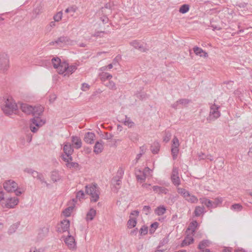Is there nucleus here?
<instances>
[{
    "label": "nucleus",
    "mask_w": 252,
    "mask_h": 252,
    "mask_svg": "<svg viewBox=\"0 0 252 252\" xmlns=\"http://www.w3.org/2000/svg\"><path fill=\"white\" fill-rule=\"evenodd\" d=\"M9 67V60L7 55L5 54H0V70L4 71L6 70Z\"/></svg>",
    "instance_id": "6"
},
{
    "label": "nucleus",
    "mask_w": 252,
    "mask_h": 252,
    "mask_svg": "<svg viewBox=\"0 0 252 252\" xmlns=\"http://www.w3.org/2000/svg\"><path fill=\"white\" fill-rule=\"evenodd\" d=\"M76 66L74 65H71L69 66V64H68L67 70L66 71V73L64 74V76H66L67 74L72 73L76 70Z\"/></svg>",
    "instance_id": "36"
},
{
    "label": "nucleus",
    "mask_w": 252,
    "mask_h": 252,
    "mask_svg": "<svg viewBox=\"0 0 252 252\" xmlns=\"http://www.w3.org/2000/svg\"><path fill=\"white\" fill-rule=\"evenodd\" d=\"M231 209L235 211H240L243 208V206L239 203L234 204L231 206Z\"/></svg>",
    "instance_id": "40"
},
{
    "label": "nucleus",
    "mask_w": 252,
    "mask_h": 252,
    "mask_svg": "<svg viewBox=\"0 0 252 252\" xmlns=\"http://www.w3.org/2000/svg\"><path fill=\"white\" fill-rule=\"evenodd\" d=\"M204 210L205 208L204 206H196L194 211V216L196 217H199L201 215L204 213Z\"/></svg>",
    "instance_id": "23"
},
{
    "label": "nucleus",
    "mask_w": 252,
    "mask_h": 252,
    "mask_svg": "<svg viewBox=\"0 0 252 252\" xmlns=\"http://www.w3.org/2000/svg\"><path fill=\"white\" fill-rule=\"evenodd\" d=\"M137 49L142 52H146L148 50V48L144 47L142 43H141L140 45L138 46Z\"/></svg>",
    "instance_id": "56"
},
{
    "label": "nucleus",
    "mask_w": 252,
    "mask_h": 252,
    "mask_svg": "<svg viewBox=\"0 0 252 252\" xmlns=\"http://www.w3.org/2000/svg\"><path fill=\"white\" fill-rule=\"evenodd\" d=\"M50 178L54 183L59 182L62 180V176L57 170H54L51 172Z\"/></svg>",
    "instance_id": "13"
},
{
    "label": "nucleus",
    "mask_w": 252,
    "mask_h": 252,
    "mask_svg": "<svg viewBox=\"0 0 252 252\" xmlns=\"http://www.w3.org/2000/svg\"><path fill=\"white\" fill-rule=\"evenodd\" d=\"M95 214L96 211L94 209H91L87 214L86 220L87 221L93 220L95 217Z\"/></svg>",
    "instance_id": "24"
},
{
    "label": "nucleus",
    "mask_w": 252,
    "mask_h": 252,
    "mask_svg": "<svg viewBox=\"0 0 252 252\" xmlns=\"http://www.w3.org/2000/svg\"><path fill=\"white\" fill-rule=\"evenodd\" d=\"M19 199L16 197H8L6 199L5 206L8 208H14L18 204Z\"/></svg>",
    "instance_id": "9"
},
{
    "label": "nucleus",
    "mask_w": 252,
    "mask_h": 252,
    "mask_svg": "<svg viewBox=\"0 0 252 252\" xmlns=\"http://www.w3.org/2000/svg\"><path fill=\"white\" fill-rule=\"evenodd\" d=\"M124 174V171L122 168H119L116 175L114 177L121 180Z\"/></svg>",
    "instance_id": "42"
},
{
    "label": "nucleus",
    "mask_w": 252,
    "mask_h": 252,
    "mask_svg": "<svg viewBox=\"0 0 252 252\" xmlns=\"http://www.w3.org/2000/svg\"><path fill=\"white\" fill-rule=\"evenodd\" d=\"M171 134L169 132H165V135L164 136L163 138V140L164 142H168L171 138Z\"/></svg>",
    "instance_id": "53"
},
{
    "label": "nucleus",
    "mask_w": 252,
    "mask_h": 252,
    "mask_svg": "<svg viewBox=\"0 0 252 252\" xmlns=\"http://www.w3.org/2000/svg\"><path fill=\"white\" fill-rule=\"evenodd\" d=\"M61 62V60L59 58H54L52 59V63L55 68H58Z\"/></svg>",
    "instance_id": "38"
},
{
    "label": "nucleus",
    "mask_w": 252,
    "mask_h": 252,
    "mask_svg": "<svg viewBox=\"0 0 252 252\" xmlns=\"http://www.w3.org/2000/svg\"><path fill=\"white\" fill-rule=\"evenodd\" d=\"M141 235H145L148 233V227L145 225L142 226L139 230Z\"/></svg>",
    "instance_id": "51"
},
{
    "label": "nucleus",
    "mask_w": 252,
    "mask_h": 252,
    "mask_svg": "<svg viewBox=\"0 0 252 252\" xmlns=\"http://www.w3.org/2000/svg\"><path fill=\"white\" fill-rule=\"evenodd\" d=\"M95 137V135L93 132H88L85 135L84 140L88 144H92L94 143Z\"/></svg>",
    "instance_id": "14"
},
{
    "label": "nucleus",
    "mask_w": 252,
    "mask_h": 252,
    "mask_svg": "<svg viewBox=\"0 0 252 252\" xmlns=\"http://www.w3.org/2000/svg\"><path fill=\"white\" fill-rule=\"evenodd\" d=\"M89 87L90 86L88 84L84 83L82 84L81 89L83 91H86L87 89L89 88Z\"/></svg>",
    "instance_id": "60"
},
{
    "label": "nucleus",
    "mask_w": 252,
    "mask_h": 252,
    "mask_svg": "<svg viewBox=\"0 0 252 252\" xmlns=\"http://www.w3.org/2000/svg\"><path fill=\"white\" fill-rule=\"evenodd\" d=\"M198 225V222L196 220L193 221L189 224L188 230L191 231L192 233H194L196 231Z\"/></svg>",
    "instance_id": "25"
},
{
    "label": "nucleus",
    "mask_w": 252,
    "mask_h": 252,
    "mask_svg": "<svg viewBox=\"0 0 252 252\" xmlns=\"http://www.w3.org/2000/svg\"><path fill=\"white\" fill-rule=\"evenodd\" d=\"M177 191L185 199L189 196V192L185 189L179 188L177 189Z\"/></svg>",
    "instance_id": "27"
},
{
    "label": "nucleus",
    "mask_w": 252,
    "mask_h": 252,
    "mask_svg": "<svg viewBox=\"0 0 252 252\" xmlns=\"http://www.w3.org/2000/svg\"><path fill=\"white\" fill-rule=\"evenodd\" d=\"M222 199L221 198H217L215 199V201L213 202V208H215L219 204L221 203Z\"/></svg>",
    "instance_id": "52"
},
{
    "label": "nucleus",
    "mask_w": 252,
    "mask_h": 252,
    "mask_svg": "<svg viewBox=\"0 0 252 252\" xmlns=\"http://www.w3.org/2000/svg\"><path fill=\"white\" fill-rule=\"evenodd\" d=\"M171 153H172V155L173 159H175L177 158V155L179 153L178 148L172 147Z\"/></svg>",
    "instance_id": "46"
},
{
    "label": "nucleus",
    "mask_w": 252,
    "mask_h": 252,
    "mask_svg": "<svg viewBox=\"0 0 252 252\" xmlns=\"http://www.w3.org/2000/svg\"><path fill=\"white\" fill-rule=\"evenodd\" d=\"M86 193L91 196V201L95 202L99 198V188L96 184H89L85 187Z\"/></svg>",
    "instance_id": "3"
},
{
    "label": "nucleus",
    "mask_w": 252,
    "mask_h": 252,
    "mask_svg": "<svg viewBox=\"0 0 252 252\" xmlns=\"http://www.w3.org/2000/svg\"><path fill=\"white\" fill-rule=\"evenodd\" d=\"M220 106L215 104H212L210 107V111L209 116L207 118V121L209 123H211L218 118L220 115V112L219 111Z\"/></svg>",
    "instance_id": "5"
},
{
    "label": "nucleus",
    "mask_w": 252,
    "mask_h": 252,
    "mask_svg": "<svg viewBox=\"0 0 252 252\" xmlns=\"http://www.w3.org/2000/svg\"><path fill=\"white\" fill-rule=\"evenodd\" d=\"M209 241L207 240H203L200 242L198 245V248L200 250L204 249L206 247L209 246Z\"/></svg>",
    "instance_id": "34"
},
{
    "label": "nucleus",
    "mask_w": 252,
    "mask_h": 252,
    "mask_svg": "<svg viewBox=\"0 0 252 252\" xmlns=\"http://www.w3.org/2000/svg\"><path fill=\"white\" fill-rule=\"evenodd\" d=\"M70 226V221L69 220L64 219L61 222V227L59 228L58 231L60 232H63L68 231Z\"/></svg>",
    "instance_id": "12"
},
{
    "label": "nucleus",
    "mask_w": 252,
    "mask_h": 252,
    "mask_svg": "<svg viewBox=\"0 0 252 252\" xmlns=\"http://www.w3.org/2000/svg\"><path fill=\"white\" fill-rule=\"evenodd\" d=\"M189 9V5L188 4H185L182 5L180 7V8L179 9V12L181 13L184 14V13H186L187 12H188Z\"/></svg>",
    "instance_id": "37"
},
{
    "label": "nucleus",
    "mask_w": 252,
    "mask_h": 252,
    "mask_svg": "<svg viewBox=\"0 0 252 252\" xmlns=\"http://www.w3.org/2000/svg\"><path fill=\"white\" fill-rule=\"evenodd\" d=\"M198 158L199 160L205 159H206L205 157H206V155H205L203 153H200L198 154Z\"/></svg>",
    "instance_id": "64"
},
{
    "label": "nucleus",
    "mask_w": 252,
    "mask_h": 252,
    "mask_svg": "<svg viewBox=\"0 0 252 252\" xmlns=\"http://www.w3.org/2000/svg\"><path fill=\"white\" fill-rule=\"evenodd\" d=\"M171 106L172 108L175 109L182 108V107L180 106V103L179 102H178V100H177L176 102L172 104Z\"/></svg>",
    "instance_id": "58"
},
{
    "label": "nucleus",
    "mask_w": 252,
    "mask_h": 252,
    "mask_svg": "<svg viewBox=\"0 0 252 252\" xmlns=\"http://www.w3.org/2000/svg\"><path fill=\"white\" fill-rule=\"evenodd\" d=\"M201 202L205 205L208 208H213V201L206 198L200 199Z\"/></svg>",
    "instance_id": "30"
},
{
    "label": "nucleus",
    "mask_w": 252,
    "mask_h": 252,
    "mask_svg": "<svg viewBox=\"0 0 252 252\" xmlns=\"http://www.w3.org/2000/svg\"><path fill=\"white\" fill-rule=\"evenodd\" d=\"M159 144L158 142H154L151 147V150L154 154H156L159 150Z\"/></svg>",
    "instance_id": "28"
},
{
    "label": "nucleus",
    "mask_w": 252,
    "mask_h": 252,
    "mask_svg": "<svg viewBox=\"0 0 252 252\" xmlns=\"http://www.w3.org/2000/svg\"><path fill=\"white\" fill-rule=\"evenodd\" d=\"M68 68V63L65 62H61L60 63L58 69V71L59 74H63L66 73Z\"/></svg>",
    "instance_id": "17"
},
{
    "label": "nucleus",
    "mask_w": 252,
    "mask_h": 252,
    "mask_svg": "<svg viewBox=\"0 0 252 252\" xmlns=\"http://www.w3.org/2000/svg\"><path fill=\"white\" fill-rule=\"evenodd\" d=\"M104 85L111 90H116V86L114 82L110 80L104 81Z\"/></svg>",
    "instance_id": "32"
},
{
    "label": "nucleus",
    "mask_w": 252,
    "mask_h": 252,
    "mask_svg": "<svg viewBox=\"0 0 252 252\" xmlns=\"http://www.w3.org/2000/svg\"><path fill=\"white\" fill-rule=\"evenodd\" d=\"M178 174V168L176 167H173L171 176V180L172 183L176 186H178L181 184L180 179Z\"/></svg>",
    "instance_id": "8"
},
{
    "label": "nucleus",
    "mask_w": 252,
    "mask_h": 252,
    "mask_svg": "<svg viewBox=\"0 0 252 252\" xmlns=\"http://www.w3.org/2000/svg\"><path fill=\"white\" fill-rule=\"evenodd\" d=\"M41 173H38L37 171L33 170V172H32V175L33 178H37L40 175Z\"/></svg>",
    "instance_id": "63"
},
{
    "label": "nucleus",
    "mask_w": 252,
    "mask_h": 252,
    "mask_svg": "<svg viewBox=\"0 0 252 252\" xmlns=\"http://www.w3.org/2000/svg\"><path fill=\"white\" fill-rule=\"evenodd\" d=\"M37 179H38L41 183H44L47 187H49L50 184L47 183V182L45 180L44 177L42 174H40V175L38 177Z\"/></svg>",
    "instance_id": "49"
},
{
    "label": "nucleus",
    "mask_w": 252,
    "mask_h": 252,
    "mask_svg": "<svg viewBox=\"0 0 252 252\" xmlns=\"http://www.w3.org/2000/svg\"><path fill=\"white\" fill-rule=\"evenodd\" d=\"M1 108L5 114L10 115L16 111L18 106L11 97H8L7 98H4Z\"/></svg>",
    "instance_id": "2"
},
{
    "label": "nucleus",
    "mask_w": 252,
    "mask_h": 252,
    "mask_svg": "<svg viewBox=\"0 0 252 252\" xmlns=\"http://www.w3.org/2000/svg\"><path fill=\"white\" fill-rule=\"evenodd\" d=\"M185 199L188 202L192 203H197L198 201L197 198L195 196L191 195L190 193H189V196L188 197H187Z\"/></svg>",
    "instance_id": "35"
},
{
    "label": "nucleus",
    "mask_w": 252,
    "mask_h": 252,
    "mask_svg": "<svg viewBox=\"0 0 252 252\" xmlns=\"http://www.w3.org/2000/svg\"><path fill=\"white\" fill-rule=\"evenodd\" d=\"M194 53L200 57H206L208 56L207 53L198 47H194L193 49Z\"/></svg>",
    "instance_id": "19"
},
{
    "label": "nucleus",
    "mask_w": 252,
    "mask_h": 252,
    "mask_svg": "<svg viewBox=\"0 0 252 252\" xmlns=\"http://www.w3.org/2000/svg\"><path fill=\"white\" fill-rule=\"evenodd\" d=\"M172 147L173 148H178L180 144L178 139L177 138V137L175 136L172 141Z\"/></svg>",
    "instance_id": "47"
},
{
    "label": "nucleus",
    "mask_w": 252,
    "mask_h": 252,
    "mask_svg": "<svg viewBox=\"0 0 252 252\" xmlns=\"http://www.w3.org/2000/svg\"><path fill=\"white\" fill-rule=\"evenodd\" d=\"M136 219L135 218H131V216H130L129 219L127 223V227L129 228H133L136 226Z\"/></svg>",
    "instance_id": "26"
},
{
    "label": "nucleus",
    "mask_w": 252,
    "mask_h": 252,
    "mask_svg": "<svg viewBox=\"0 0 252 252\" xmlns=\"http://www.w3.org/2000/svg\"><path fill=\"white\" fill-rule=\"evenodd\" d=\"M3 188L8 192H12L18 188V185L14 181L9 180L4 183Z\"/></svg>",
    "instance_id": "7"
},
{
    "label": "nucleus",
    "mask_w": 252,
    "mask_h": 252,
    "mask_svg": "<svg viewBox=\"0 0 252 252\" xmlns=\"http://www.w3.org/2000/svg\"><path fill=\"white\" fill-rule=\"evenodd\" d=\"M178 102H179L180 106L181 107H186L187 105L190 102V100L188 99L183 98L178 100Z\"/></svg>",
    "instance_id": "43"
},
{
    "label": "nucleus",
    "mask_w": 252,
    "mask_h": 252,
    "mask_svg": "<svg viewBox=\"0 0 252 252\" xmlns=\"http://www.w3.org/2000/svg\"><path fill=\"white\" fill-rule=\"evenodd\" d=\"M136 178L138 180L144 181L146 179V174L143 172L141 175H137Z\"/></svg>",
    "instance_id": "55"
},
{
    "label": "nucleus",
    "mask_w": 252,
    "mask_h": 252,
    "mask_svg": "<svg viewBox=\"0 0 252 252\" xmlns=\"http://www.w3.org/2000/svg\"><path fill=\"white\" fill-rule=\"evenodd\" d=\"M165 212L166 208L163 206H159L155 210V213L158 216L163 215Z\"/></svg>",
    "instance_id": "31"
},
{
    "label": "nucleus",
    "mask_w": 252,
    "mask_h": 252,
    "mask_svg": "<svg viewBox=\"0 0 252 252\" xmlns=\"http://www.w3.org/2000/svg\"><path fill=\"white\" fill-rule=\"evenodd\" d=\"M112 77V76L107 73H104L102 75V78L104 79H106L108 80H109Z\"/></svg>",
    "instance_id": "59"
},
{
    "label": "nucleus",
    "mask_w": 252,
    "mask_h": 252,
    "mask_svg": "<svg viewBox=\"0 0 252 252\" xmlns=\"http://www.w3.org/2000/svg\"><path fill=\"white\" fill-rule=\"evenodd\" d=\"M20 109L24 113L27 115L32 114L33 107L27 103H20Z\"/></svg>",
    "instance_id": "10"
},
{
    "label": "nucleus",
    "mask_w": 252,
    "mask_h": 252,
    "mask_svg": "<svg viewBox=\"0 0 252 252\" xmlns=\"http://www.w3.org/2000/svg\"><path fill=\"white\" fill-rule=\"evenodd\" d=\"M19 225L18 224H14L10 226L8 229V233L9 234H11L14 233L16 230L17 229Z\"/></svg>",
    "instance_id": "41"
},
{
    "label": "nucleus",
    "mask_w": 252,
    "mask_h": 252,
    "mask_svg": "<svg viewBox=\"0 0 252 252\" xmlns=\"http://www.w3.org/2000/svg\"><path fill=\"white\" fill-rule=\"evenodd\" d=\"M64 242L69 249L71 250L75 248L76 244L75 239L73 236L71 235H68V236L64 240Z\"/></svg>",
    "instance_id": "11"
},
{
    "label": "nucleus",
    "mask_w": 252,
    "mask_h": 252,
    "mask_svg": "<svg viewBox=\"0 0 252 252\" xmlns=\"http://www.w3.org/2000/svg\"><path fill=\"white\" fill-rule=\"evenodd\" d=\"M76 9H77V8L75 7H73V6L70 7L65 9V13L70 12L72 13H74L76 12Z\"/></svg>",
    "instance_id": "54"
},
{
    "label": "nucleus",
    "mask_w": 252,
    "mask_h": 252,
    "mask_svg": "<svg viewBox=\"0 0 252 252\" xmlns=\"http://www.w3.org/2000/svg\"><path fill=\"white\" fill-rule=\"evenodd\" d=\"M112 183L115 187L116 190L117 191L118 189L120 188V186L121 184V180L113 178L112 180Z\"/></svg>",
    "instance_id": "33"
},
{
    "label": "nucleus",
    "mask_w": 252,
    "mask_h": 252,
    "mask_svg": "<svg viewBox=\"0 0 252 252\" xmlns=\"http://www.w3.org/2000/svg\"><path fill=\"white\" fill-rule=\"evenodd\" d=\"M33 109L32 115L34 117L31 119L30 127L31 131L35 133L37 132L40 127L45 123V121L39 117V116L42 114L44 111V108L42 106H37L33 107Z\"/></svg>",
    "instance_id": "1"
},
{
    "label": "nucleus",
    "mask_w": 252,
    "mask_h": 252,
    "mask_svg": "<svg viewBox=\"0 0 252 252\" xmlns=\"http://www.w3.org/2000/svg\"><path fill=\"white\" fill-rule=\"evenodd\" d=\"M73 206H70L66 208L65 210H64L63 212V214L65 217H69L70 216L71 213L73 209Z\"/></svg>",
    "instance_id": "39"
},
{
    "label": "nucleus",
    "mask_w": 252,
    "mask_h": 252,
    "mask_svg": "<svg viewBox=\"0 0 252 252\" xmlns=\"http://www.w3.org/2000/svg\"><path fill=\"white\" fill-rule=\"evenodd\" d=\"M124 125L129 128H131L134 126V123L131 120L129 117L125 116V120L123 122Z\"/></svg>",
    "instance_id": "29"
},
{
    "label": "nucleus",
    "mask_w": 252,
    "mask_h": 252,
    "mask_svg": "<svg viewBox=\"0 0 252 252\" xmlns=\"http://www.w3.org/2000/svg\"><path fill=\"white\" fill-rule=\"evenodd\" d=\"M158 222H155L151 225V227L153 228V232H155V230L158 228Z\"/></svg>",
    "instance_id": "62"
},
{
    "label": "nucleus",
    "mask_w": 252,
    "mask_h": 252,
    "mask_svg": "<svg viewBox=\"0 0 252 252\" xmlns=\"http://www.w3.org/2000/svg\"><path fill=\"white\" fill-rule=\"evenodd\" d=\"M84 191L83 190H80L78 192H77L76 193V198L73 199L72 201L75 202V201H76V199H78L80 200L81 199H83L84 198Z\"/></svg>",
    "instance_id": "45"
},
{
    "label": "nucleus",
    "mask_w": 252,
    "mask_h": 252,
    "mask_svg": "<svg viewBox=\"0 0 252 252\" xmlns=\"http://www.w3.org/2000/svg\"><path fill=\"white\" fill-rule=\"evenodd\" d=\"M71 140L75 148L78 149L81 147L82 141L80 137L76 136H73L71 137Z\"/></svg>",
    "instance_id": "18"
},
{
    "label": "nucleus",
    "mask_w": 252,
    "mask_h": 252,
    "mask_svg": "<svg viewBox=\"0 0 252 252\" xmlns=\"http://www.w3.org/2000/svg\"><path fill=\"white\" fill-rule=\"evenodd\" d=\"M63 150L65 155L62 156V159L65 162L72 161V158L71 155L73 152V149L70 143L68 142L65 143L63 147Z\"/></svg>",
    "instance_id": "4"
},
{
    "label": "nucleus",
    "mask_w": 252,
    "mask_h": 252,
    "mask_svg": "<svg viewBox=\"0 0 252 252\" xmlns=\"http://www.w3.org/2000/svg\"><path fill=\"white\" fill-rule=\"evenodd\" d=\"M63 13L62 11L58 12L54 16V19L55 22H59L60 21L62 17Z\"/></svg>",
    "instance_id": "50"
},
{
    "label": "nucleus",
    "mask_w": 252,
    "mask_h": 252,
    "mask_svg": "<svg viewBox=\"0 0 252 252\" xmlns=\"http://www.w3.org/2000/svg\"><path fill=\"white\" fill-rule=\"evenodd\" d=\"M70 161H68V162H66V165L67 167L69 168H77L79 167V164L77 162H70Z\"/></svg>",
    "instance_id": "44"
},
{
    "label": "nucleus",
    "mask_w": 252,
    "mask_h": 252,
    "mask_svg": "<svg viewBox=\"0 0 252 252\" xmlns=\"http://www.w3.org/2000/svg\"><path fill=\"white\" fill-rule=\"evenodd\" d=\"M153 190L156 193L166 194L168 192V189L163 187L154 186L153 187Z\"/></svg>",
    "instance_id": "20"
},
{
    "label": "nucleus",
    "mask_w": 252,
    "mask_h": 252,
    "mask_svg": "<svg viewBox=\"0 0 252 252\" xmlns=\"http://www.w3.org/2000/svg\"><path fill=\"white\" fill-rule=\"evenodd\" d=\"M141 43L139 41L137 40H133L129 43L130 45L135 49H137Z\"/></svg>",
    "instance_id": "48"
},
{
    "label": "nucleus",
    "mask_w": 252,
    "mask_h": 252,
    "mask_svg": "<svg viewBox=\"0 0 252 252\" xmlns=\"http://www.w3.org/2000/svg\"><path fill=\"white\" fill-rule=\"evenodd\" d=\"M49 232V227H43L39 230L38 236L40 238H43L45 237Z\"/></svg>",
    "instance_id": "21"
},
{
    "label": "nucleus",
    "mask_w": 252,
    "mask_h": 252,
    "mask_svg": "<svg viewBox=\"0 0 252 252\" xmlns=\"http://www.w3.org/2000/svg\"><path fill=\"white\" fill-rule=\"evenodd\" d=\"M4 199V193L1 188H0V201Z\"/></svg>",
    "instance_id": "61"
},
{
    "label": "nucleus",
    "mask_w": 252,
    "mask_h": 252,
    "mask_svg": "<svg viewBox=\"0 0 252 252\" xmlns=\"http://www.w3.org/2000/svg\"><path fill=\"white\" fill-rule=\"evenodd\" d=\"M94 152L96 154L100 153L103 149V142L102 140L96 141L94 146Z\"/></svg>",
    "instance_id": "16"
},
{
    "label": "nucleus",
    "mask_w": 252,
    "mask_h": 252,
    "mask_svg": "<svg viewBox=\"0 0 252 252\" xmlns=\"http://www.w3.org/2000/svg\"><path fill=\"white\" fill-rule=\"evenodd\" d=\"M71 42L68 37L64 36H61L56 40V42L58 45L71 44Z\"/></svg>",
    "instance_id": "15"
},
{
    "label": "nucleus",
    "mask_w": 252,
    "mask_h": 252,
    "mask_svg": "<svg viewBox=\"0 0 252 252\" xmlns=\"http://www.w3.org/2000/svg\"><path fill=\"white\" fill-rule=\"evenodd\" d=\"M151 208L149 206H144L143 208V211L146 215H148L150 212Z\"/></svg>",
    "instance_id": "57"
},
{
    "label": "nucleus",
    "mask_w": 252,
    "mask_h": 252,
    "mask_svg": "<svg viewBox=\"0 0 252 252\" xmlns=\"http://www.w3.org/2000/svg\"><path fill=\"white\" fill-rule=\"evenodd\" d=\"M194 241L192 236H187L181 243V247H183L193 243Z\"/></svg>",
    "instance_id": "22"
}]
</instances>
